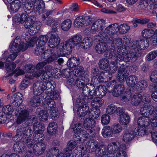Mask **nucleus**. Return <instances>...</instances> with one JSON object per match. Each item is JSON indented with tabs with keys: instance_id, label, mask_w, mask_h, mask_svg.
Here are the masks:
<instances>
[{
	"instance_id": "f257e3e1",
	"label": "nucleus",
	"mask_w": 157,
	"mask_h": 157,
	"mask_svg": "<svg viewBox=\"0 0 157 157\" xmlns=\"http://www.w3.org/2000/svg\"><path fill=\"white\" fill-rule=\"evenodd\" d=\"M113 55L115 60V62H111V64L113 66L116 65V64L123 61L127 64L128 63L134 62L137 59V53L133 51L128 53L127 50L124 46L118 48L116 53L113 54Z\"/></svg>"
},
{
	"instance_id": "f03ea898",
	"label": "nucleus",
	"mask_w": 157,
	"mask_h": 157,
	"mask_svg": "<svg viewBox=\"0 0 157 157\" xmlns=\"http://www.w3.org/2000/svg\"><path fill=\"white\" fill-rule=\"evenodd\" d=\"M19 36L17 37L14 40L10 49V54L6 59V62H10L13 61L16 58L18 53L20 51H24L28 48V46L25 43L26 40L24 39L20 42Z\"/></svg>"
},
{
	"instance_id": "7ed1b4c3",
	"label": "nucleus",
	"mask_w": 157,
	"mask_h": 157,
	"mask_svg": "<svg viewBox=\"0 0 157 157\" xmlns=\"http://www.w3.org/2000/svg\"><path fill=\"white\" fill-rule=\"evenodd\" d=\"M33 131L29 126H27L25 127L22 126L19 127L16 130V134L14 136L15 138L21 137L23 139L24 143L29 147L33 145L34 142L30 137L33 134Z\"/></svg>"
},
{
	"instance_id": "20e7f679",
	"label": "nucleus",
	"mask_w": 157,
	"mask_h": 157,
	"mask_svg": "<svg viewBox=\"0 0 157 157\" xmlns=\"http://www.w3.org/2000/svg\"><path fill=\"white\" fill-rule=\"evenodd\" d=\"M55 82L52 81L47 83L41 82L33 84V93L35 95L40 96L46 90L45 93L48 94L54 90L55 87Z\"/></svg>"
},
{
	"instance_id": "39448f33",
	"label": "nucleus",
	"mask_w": 157,
	"mask_h": 157,
	"mask_svg": "<svg viewBox=\"0 0 157 157\" xmlns=\"http://www.w3.org/2000/svg\"><path fill=\"white\" fill-rule=\"evenodd\" d=\"M16 112L19 113L16 122L18 124H21L24 121H26L29 124L33 123L35 119L34 116H29V112L26 107L22 105H20L16 109Z\"/></svg>"
},
{
	"instance_id": "423d86ee",
	"label": "nucleus",
	"mask_w": 157,
	"mask_h": 157,
	"mask_svg": "<svg viewBox=\"0 0 157 157\" xmlns=\"http://www.w3.org/2000/svg\"><path fill=\"white\" fill-rule=\"evenodd\" d=\"M75 62L77 65L80 63V59L79 58L73 57L70 58L67 62V65L70 68H74L76 67L73 71L74 76L76 77H84L85 71L84 68L81 66H77L75 63Z\"/></svg>"
},
{
	"instance_id": "0eeeda50",
	"label": "nucleus",
	"mask_w": 157,
	"mask_h": 157,
	"mask_svg": "<svg viewBox=\"0 0 157 157\" xmlns=\"http://www.w3.org/2000/svg\"><path fill=\"white\" fill-rule=\"evenodd\" d=\"M145 117H139L137 121L138 127L135 128V131L138 133L139 136H142L146 134V127L148 126L150 124L149 119L147 118V120L145 118Z\"/></svg>"
},
{
	"instance_id": "6e6552de",
	"label": "nucleus",
	"mask_w": 157,
	"mask_h": 157,
	"mask_svg": "<svg viewBox=\"0 0 157 157\" xmlns=\"http://www.w3.org/2000/svg\"><path fill=\"white\" fill-rule=\"evenodd\" d=\"M95 50L97 53L101 54L105 52V56L108 58H112L113 56V54L116 53V51L111 49L109 51L107 44L105 43L100 42L97 44L95 46Z\"/></svg>"
},
{
	"instance_id": "1a4fd4ad",
	"label": "nucleus",
	"mask_w": 157,
	"mask_h": 157,
	"mask_svg": "<svg viewBox=\"0 0 157 157\" xmlns=\"http://www.w3.org/2000/svg\"><path fill=\"white\" fill-rule=\"evenodd\" d=\"M48 40V37L46 35H43L40 36L38 39L36 37L32 38L29 42H28L26 41L25 43L27 45L28 48L30 47H32L36 44V45L40 47L45 48L44 45L46 44Z\"/></svg>"
},
{
	"instance_id": "9d476101",
	"label": "nucleus",
	"mask_w": 157,
	"mask_h": 157,
	"mask_svg": "<svg viewBox=\"0 0 157 157\" xmlns=\"http://www.w3.org/2000/svg\"><path fill=\"white\" fill-rule=\"evenodd\" d=\"M149 40L147 39H142L140 40L135 41L132 42L131 44V47L132 48L130 51H133L136 52L137 55V58L138 55L137 53V51L139 50H144L147 48L149 46Z\"/></svg>"
},
{
	"instance_id": "9b49d317",
	"label": "nucleus",
	"mask_w": 157,
	"mask_h": 157,
	"mask_svg": "<svg viewBox=\"0 0 157 157\" xmlns=\"http://www.w3.org/2000/svg\"><path fill=\"white\" fill-rule=\"evenodd\" d=\"M157 109L151 105H145L141 108V114L147 118H150L151 117L157 115Z\"/></svg>"
},
{
	"instance_id": "f8f14e48",
	"label": "nucleus",
	"mask_w": 157,
	"mask_h": 157,
	"mask_svg": "<svg viewBox=\"0 0 157 157\" xmlns=\"http://www.w3.org/2000/svg\"><path fill=\"white\" fill-rule=\"evenodd\" d=\"M81 125L80 123H78L75 125V127L73 128L74 130L76 132L74 139L77 141H81L82 139L84 140L89 136V133L81 129Z\"/></svg>"
},
{
	"instance_id": "ddd939ff",
	"label": "nucleus",
	"mask_w": 157,
	"mask_h": 157,
	"mask_svg": "<svg viewBox=\"0 0 157 157\" xmlns=\"http://www.w3.org/2000/svg\"><path fill=\"white\" fill-rule=\"evenodd\" d=\"M33 129L34 132L33 139L37 143L42 142L44 138L43 131L44 130V127L41 125L40 124L35 123L33 126Z\"/></svg>"
},
{
	"instance_id": "4468645a",
	"label": "nucleus",
	"mask_w": 157,
	"mask_h": 157,
	"mask_svg": "<svg viewBox=\"0 0 157 157\" xmlns=\"http://www.w3.org/2000/svg\"><path fill=\"white\" fill-rule=\"evenodd\" d=\"M118 25L117 24H113L109 25L103 30V32L107 37L108 40L112 41L113 36L118 31Z\"/></svg>"
},
{
	"instance_id": "2eb2a0df",
	"label": "nucleus",
	"mask_w": 157,
	"mask_h": 157,
	"mask_svg": "<svg viewBox=\"0 0 157 157\" xmlns=\"http://www.w3.org/2000/svg\"><path fill=\"white\" fill-rule=\"evenodd\" d=\"M91 18L89 16H81L77 17L74 22L75 26L80 27L86 26L91 23Z\"/></svg>"
},
{
	"instance_id": "dca6fc26",
	"label": "nucleus",
	"mask_w": 157,
	"mask_h": 157,
	"mask_svg": "<svg viewBox=\"0 0 157 157\" xmlns=\"http://www.w3.org/2000/svg\"><path fill=\"white\" fill-rule=\"evenodd\" d=\"M41 57L43 59L47 57L45 60L47 63H51L56 60L58 58L57 56L53 52V50L50 49L44 51L41 55Z\"/></svg>"
},
{
	"instance_id": "f3484780",
	"label": "nucleus",
	"mask_w": 157,
	"mask_h": 157,
	"mask_svg": "<svg viewBox=\"0 0 157 157\" xmlns=\"http://www.w3.org/2000/svg\"><path fill=\"white\" fill-rule=\"evenodd\" d=\"M129 63L126 64V65H124L122 63L120 68L119 69L117 78L118 81L120 82H123L125 81V79L128 78V75L127 74V70L125 68L129 66Z\"/></svg>"
},
{
	"instance_id": "a211bd4d",
	"label": "nucleus",
	"mask_w": 157,
	"mask_h": 157,
	"mask_svg": "<svg viewBox=\"0 0 157 157\" xmlns=\"http://www.w3.org/2000/svg\"><path fill=\"white\" fill-rule=\"evenodd\" d=\"M82 88L83 95L85 96L88 97V98H92L94 95L95 87L91 84H86Z\"/></svg>"
},
{
	"instance_id": "6ab92c4d",
	"label": "nucleus",
	"mask_w": 157,
	"mask_h": 157,
	"mask_svg": "<svg viewBox=\"0 0 157 157\" xmlns=\"http://www.w3.org/2000/svg\"><path fill=\"white\" fill-rule=\"evenodd\" d=\"M138 136V133L136 131H133L131 130H125L123 132L122 140L125 143L131 142L134 139L135 136Z\"/></svg>"
},
{
	"instance_id": "aec40b11",
	"label": "nucleus",
	"mask_w": 157,
	"mask_h": 157,
	"mask_svg": "<svg viewBox=\"0 0 157 157\" xmlns=\"http://www.w3.org/2000/svg\"><path fill=\"white\" fill-rule=\"evenodd\" d=\"M61 44V47L60 48L61 53L68 54L72 52L74 45L69 40Z\"/></svg>"
},
{
	"instance_id": "412c9836",
	"label": "nucleus",
	"mask_w": 157,
	"mask_h": 157,
	"mask_svg": "<svg viewBox=\"0 0 157 157\" xmlns=\"http://www.w3.org/2000/svg\"><path fill=\"white\" fill-rule=\"evenodd\" d=\"M46 145L44 143L37 142L33 147V151L35 155H39L42 154L46 149Z\"/></svg>"
},
{
	"instance_id": "4be33fe9",
	"label": "nucleus",
	"mask_w": 157,
	"mask_h": 157,
	"mask_svg": "<svg viewBox=\"0 0 157 157\" xmlns=\"http://www.w3.org/2000/svg\"><path fill=\"white\" fill-rule=\"evenodd\" d=\"M95 125V122L93 118H87L84 120L83 123L84 128L88 130V133H91L92 132V129Z\"/></svg>"
},
{
	"instance_id": "5701e85b",
	"label": "nucleus",
	"mask_w": 157,
	"mask_h": 157,
	"mask_svg": "<svg viewBox=\"0 0 157 157\" xmlns=\"http://www.w3.org/2000/svg\"><path fill=\"white\" fill-rule=\"evenodd\" d=\"M105 20L102 19H98L95 21L93 24L91 29L94 32H98L100 30L101 31L104 30L103 28Z\"/></svg>"
},
{
	"instance_id": "b1692460",
	"label": "nucleus",
	"mask_w": 157,
	"mask_h": 157,
	"mask_svg": "<svg viewBox=\"0 0 157 157\" xmlns=\"http://www.w3.org/2000/svg\"><path fill=\"white\" fill-rule=\"evenodd\" d=\"M60 42V39L59 36L56 34L51 35V37L48 42L49 47L54 48L57 47Z\"/></svg>"
},
{
	"instance_id": "393cba45",
	"label": "nucleus",
	"mask_w": 157,
	"mask_h": 157,
	"mask_svg": "<svg viewBox=\"0 0 157 157\" xmlns=\"http://www.w3.org/2000/svg\"><path fill=\"white\" fill-rule=\"evenodd\" d=\"M59 150L57 148L54 147L48 151L46 156L47 157H64L63 153L61 152L59 154Z\"/></svg>"
},
{
	"instance_id": "a878e982",
	"label": "nucleus",
	"mask_w": 157,
	"mask_h": 157,
	"mask_svg": "<svg viewBox=\"0 0 157 157\" xmlns=\"http://www.w3.org/2000/svg\"><path fill=\"white\" fill-rule=\"evenodd\" d=\"M95 154L98 157H111L110 155H108L106 147L104 146H101L97 148L95 150Z\"/></svg>"
},
{
	"instance_id": "bb28decb",
	"label": "nucleus",
	"mask_w": 157,
	"mask_h": 157,
	"mask_svg": "<svg viewBox=\"0 0 157 157\" xmlns=\"http://www.w3.org/2000/svg\"><path fill=\"white\" fill-rule=\"evenodd\" d=\"M125 90L124 86L122 84H120L114 86L112 92L113 95L117 97L124 93Z\"/></svg>"
},
{
	"instance_id": "cd10ccee",
	"label": "nucleus",
	"mask_w": 157,
	"mask_h": 157,
	"mask_svg": "<svg viewBox=\"0 0 157 157\" xmlns=\"http://www.w3.org/2000/svg\"><path fill=\"white\" fill-rule=\"evenodd\" d=\"M36 20V18L35 16H30V18L25 22L24 26L26 29H29V32L33 33L34 28H33V24Z\"/></svg>"
},
{
	"instance_id": "c85d7f7f",
	"label": "nucleus",
	"mask_w": 157,
	"mask_h": 157,
	"mask_svg": "<svg viewBox=\"0 0 157 157\" xmlns=\"http://www.w3.org/2000/svg\"><path fill=\"white\" fill-rule=\"evenodd\" d=\"M11 2H8L10 3V8L11 11L13 12H17L21 8V2L19 0H11Z\"/></svg>"
},
{
	"instance_id": "c756f323",
	"label": "nucleus",
	"mask_w": 157,
	"mask_h": 157,
	"mask_svg": "<svg viewBox=\"0 0 157 157\" xmlns=\"http://www.w3.org/2000/svg\"><path fill=\"white\" fill-rule=\"evenodd\" d=\"M86 148L81 146H77L74 150L75 153H76V157H82L85 155L84 157H89L87 155L85 154L86 151Z\"/></svg>"
},
{
	"instance_id": "7c9ffc66",
	"label": "nucleus",
	"mask_w": 157,
	"mask_h": 157,
	"mask_svg": "<svg viewBox=\"0 0 157 157\" xmlns=\"http://www.w3.org/2000/svg\"><path fill=\"white\" fill-rule=\"evenodd\" d=\"M101 134L105 138L114 136L112 128L109 126H105L103 128L101 131Z\"/></svg>"
},
{
	"instance_id": "2f4dec72",
	"label": "nucleus",
	"mask_w": 157,
	"mask_h": 157,
	"mask_svg": "<svg viewBox=\"0 0 157 157\" xmlns=\"http://www.w3.org/2000/svg\"><path fill=\"white\" fill-rule=\"evenodd\" d=\"M2 110L4 114L13 116L17 114L16 109L14 110L12 106L10 105H7L3 106Z\"/></svg>"
},
{
	"instance_id": "473e14b6",
	"label": "nucleus",
	"mask_w": 157,
	"mask_h": 157,
	"mask_svg": "<svg viewBox=\"0 0 157 157\" xmlns=\"http://www.w3.org/2000/svg\"><path fill=\"white\" fill-rule=\"evenodd\" d=\"M42 104L44 105H47L46 107L48 108V109H51L52 110V108L54 109V108L55 107V101L53 100H50L49 97L47 96L43 98Z\"/></svg>"
},
{
	"instance_id": "72a5a7b5",
	"label": "nucleus",
	"mask_w": 157,
	"mask_h": 157,
	"mask_svg": "<svg viewBox=\"0 0 157 157\" xmlns=\"http://www.w3.org/2000/svg\"><path fill=\"white\" fill-rule=\"evenodd\" d=\"M42 97L36 95L32 97L30 101V104L33 107H36L41 103H42Z\"/></svg>"
},
{
	"instance_id": "f704fd0d",
	"label": "nucleus",
	"mask_w": 157,
	"mask_h": 157,
	"mask_svg": "<svg viewBox=\"0 0 157 157\" xmlns=\"http://www.w3.org/2000/svg\"><path fill=\"white\" fill-rule=\"evenodd\" d=\"M88 79L84 77H77L75 81L76 86L79 88H82L88 83Z\"/></svg>"
},
{
	"instance_id": "c9c22d12",
	"label": "nucleus",
	"mask_w": 157,
	"mask_h": 157,
	"mask_svg": "<svg viewBox=\"0 0 157 157\" xmlns=\"http://www.w3.org/2000/svg\"><path fill=\"white\" fill-rule=\"evenodd\" d=\"M45 7V4L42 0H36L33 3V10L34 12H39L42 9H43Z\"/></svg>"
},
{
	"instance_id": "e433bc0d",
	"label": "nucleus",
	"mask_w": 157,
	"mask_h": 157,
	"mask_svg": "<svg viewBox=\"0 0 157 157\" xmlns=\"http://www.w3.org/2000/svg\"><path fill=\"white\" fill-rule=\"evenodd\" d=\"M138 79L134 75H131L127 78L126 82L127 85L129 86L134 87L138 82Z\"/></svg>"
},
{
	"instance_id": "4c0bfd02",
	"label": "nucleus",
	"mask_w": 157,
	"mask_h": 157,
	"mask_svg": "<svg viewBox=\"0 0 157 157\" xmlns=\"http://www.w3.org/2000/svg\"><path fill=\"white\" fill-rule=\"evenodd\" d=\"M97 90L96 91L94 89V96L102 97L105 95L106 94V88L105 86L102 85L99 86L97 89Z\"/></svg>"
},
{
	"instance_id": "58836bf2",
	"label": "nucleus",
	"mask_w": 157,
	"mask_h": 157,
	"mask_svg": "<svg viewBox=\"0 0 157 157\" xmlns=\"http://www.w3.org/2000/svg\"><path fill=\"white\" fill-rule=\"evenodd\" d=\"M32 78V77L28 74L25 76V78L21 82L20 86L21 90H24L27 88L30 85L29 80Z\"/></svg>"
},
{
	"instance_id": "ea45409f",
	"label": "nucleus",
	"mask_w": 157,
	"mask_h": 157,
	"mask_svg": "<svg viewBox=\"0 0 157 157\" xmlns=\"http://www.w3.org/2000/svg\"><path fill=\"white\" fill-rule=\"evenodd\" d=\"M104 100L100 97H95L92 101L91 105L94 108L101 107L103 104Z\"/></svg>"
},
{
	"instance_id": "a19ab883",
	"label": "nucleus",
	"mask_w": 157,
	"mask_h": 157,
	"mask_svg": "<svg viewBox=\"0 0 157 157\" xmlns=\"http://www.w3.org/2000/svg\"><path fill=\"white\" fill-rule=\"evenodd\" d=\"M92 44V40L91 38L86 37L84 38L81 43V46L84 48H90Z\"/></svg>"
},
{
	"instance_id": "79ce46f5",
	"label": "nucleus",
	"mask_w": 157,
	"mask_h": 157,
	"mask_svg": "<svg viewBox=\"0 0 157 157\" xmlns=\"http://www.w3.org/2000/svg\"><path fill=\"white\" fill-rule=\"evenodd\" d=\"M130 26L126 24H122L118 25V31L119 33L123 34L127 33L130 29Z\"/></svg>"
},
{
	"instance_id": "37998d69",
	"label": "nucleus",
	"mask_w": 157,
	"mask_h": 157,
	"mask_svg": "<svg viewBox=\"0 0 157 157\" xmlns=\"http://www.w3.org/2000/svg\"><path fill=\"white\" fill-rule=\"evenodd\" d=\"M33 1H29L25 2L24 7V10L25 12L29 14L33 11Z\"/></svg>"
},
{
	"instance_id": "c03bdc74",
	"label": "nucleus",
	"mask_w": 157,
	"mask_h": 157,
	"mask_svg": "<svg viewBox=\"0 0 157 157\" xmlns=\"http://www.w3.org/2000/svg\"><path fill=\"white\" fill-rule=\"evenodd\" d=\"M130 119L129 115L127 114L124 113L119 117V121L122 125H126L130 122Z\"/></svg>"
},
{
	"instance_id": "a18cd8bd",
	"label": "nucleus",
	"mask_w": 157,
	"mask_h": 157,
	"mask_svg": "<svg viewBox=\"0 0 157 157\" xmlns=\"http://www.w3.org/2000/svg\"><path fill=\"white\" fill-rule=\"evenodd\" d=\"M57 131V126L54 122H52L49 124L47 128V132L50 134H55Z\"/></svg>"
},
{
	"instance_id": "49530a36",
	"label": "nucleus",
	"mask_w": 157,
	"mask_h": 157,
	"mask_svg": "<svg viewBox=\"0 0 157 157\" xmlns=\"http://www.w3.org/2000/svg\"><path fill=\"white\" fill-rule=\"evenodd\" d=\"M103 30L101 31L98 35H96L94 36V39L96 41L103 40L105 42H109L108 40L107 37L104 33Z\"/></svg>"
},
{
	"instance_id": "de8ad7c7",
	"label": "nucleus",
	"mask_w": 157,
	"mask_h": 157,
	"mask_svg": "<svg viewBox=\"0 0 157 157\" xmlns=\"http://www.w3.org/2000/svg\"><path fill=\"white\" fill-rule=\"evenodd\" d=\"M155 34L154 31L153 30L148 29H145L142 32V35L144 38H150Z\"/></svg>"
},
{
	"instance_id": "09e8293b",
	"label": "nucleus",
	"mask_w": 157,
	"mask_h": 157,
	"mask_svg": "<svg viewBox=\"0 0 157 157\" xmlns=\"http://www.w3.org/2000/svg\"><path fill=\"white\" fill-rule=\"evenodd\" d=\"M23 98L22 94L19 93L15 94L12 97L14 101L17 103L19 105H21V104L22 102Z\"/></svg>"
},
{
	"instance_id": "8fccbe9b",
	"label": "nucleus",
	"mask_w": 157,
	"mask_h": 157,
	"mask_svg": "<svg viewBox=\"0 0 157 157\" xmlns=\"http://www.w3.org/2000/svg\"><path fill=\"white\" fill-rule=\"evenodd\" d=\"M142 100V95L136 94L134 95L131 100V103L134 105H138Z\"/></svg>"
},
{
	"instance_id": "3c124183",
	"label": "nucleus",
	"mask_w": 157,
	"mask_h": 157,
	"mask_svg": "<svg viewBox=\"0 0 157 157\" xmlns=\"http://www.w3.org/2000/svg\"><path fill=\"white\" fill-rule=\"evenodd\" d=\"M47 64V63L44 61L38 63L35 67H34L33 65H28L27 67L29 70L33 69L34 68L36 70H40V69H42L44 66Z\"/></svg>"
},
{
	"instance_id": "603ef678",
	"label": "nucleus",
	"mask_w": 157,
	"mask_h": 157,
	"mask_svg": "<svg viewBox=\"0 0 157 157\" xmlns=\"http://www.w3.org/2000/svg\"><path fill=\"white\" fill-rule=\"evenodd\" d=\"M72 24L71 22L70 19L64 20L61 24L62 29L64 31L68 30L71 28Z\"/></svg>"
},
{
	"instance_id": "864d4df0",
	"label": "nucleus",
	"mask_w": 157,
	"mask_h": 157,
	"mask_svg": "<svg viewBox=\"0 0 157 157\" xmlns=\"http://www.w3.org/2000/svg\"><path fill=\"white\" fill-rule=\"evenodd\" d=\"M82 39V38L81 36L75 35L72 36L69 40L74 46V45H76L80 43Z\"/></svg>"
},
{
	"instance_id": "5fc2aeb1",
	"label": "nucleus",
	"mask_w": 157,
	"mask_h": 157,
	"mask_svg": "<svg viewBox=\"0 0 157 157\" xmlns=\"http://www.w3.org/2000/svg\"><path fill=\"white\" fill-rule=\"evenodd\" d=\"M23 144L21 142L15 143L13 145L14 151L18 153H21L24 151Z\"/></svg>"
},
{
	"instance_id": "6e6d98bb",
	"label": "nucleus",
	"mask_w": 157,
	"mask_h": 157,
	"mask_svg": "<svg viewBox=\"0 0 157 157\" xmlns=\"http://www.w3.org/2000/svg\"><path fill=\"white\" fill-rule=\"evenodd\" d=\"M38 116L40 121H44L48 120L49 114L46 111L42 110L40 111Z\"/></svg>"
},
{
	"instance_id": "4d7b16f0",
	"label": "nucleus",
	"mask_w": 157,
	"mask_h": 157,
	"mask_svg": "<svg viewBox=\"0 0 157 157\" xmlns=\"http://www.w3.org/2000/svg\"><path fill=\"white\" fill-rule=\"evenodd\" d=\"M109 65V61L106 59H102L99 61V67L100 68L102 69H104L108 67Z\"/></svg>"
},
{
	"instance_id": "13d9d810",
	"label": "nucleus",
	"mask_w": 157,
	"mask_h": 157,
	"mask_svg": "<svg viewBox=\"0 0 157 157\" xmlns=\"http://www.w3.org/2000/svg\"><path fill=\"white\" fill-rule=\"evenodd\" d=\"M100 113V110L99 109H96L93 111L92 110H90L89 111V115L90 117L92 118H97L99 116Z\"/></svg>"
},
{
	"instance_id": "bf43d9fd",
	"label": "nucleus",
	"mask_w": 157,
	"mask_h": 157,
	"mask_svg": "<svg viewBox=\"0 0 157 157\" xmlns=\"http://www.w3.org/2000/svg\"><path fill=\"white\" fill-rule=\"evenodd\" d=\"M113 130V132L115 136L120 133L122 130V128L119 124H115L111 127Z\"/></svg>"
},
{
	"instance_id": "052dcab7",
	"label": "nucleus",
	"mask_w": 157,
	"mask_h": 157,
	"mask_svg": "<svg viewBox=\"0 0 157 157\" xmlns=\"http://www.w3.org/2000/svg\"><path fill=\"white\" fill-rule=\"evenodd\" d=\"M147 86V82L145 80H142L136 85L137 89L141 91V90H144Z\"/></svg>"
},
{
	"instance_id": "680f3d73",
	"label": "nucleus",
	"mask_w": 157,
	"mask_h": 157,
	"mask_svg": "<svg viewBox=\"0 0 157 157\" xmlns=\"http://www.w3.org/2000/svg\"><path fill=\"white\" fill-rule=\"evenodd\" d=\"M5 67L6 68L7 71L13 72L12 73L9 74V76H11L14 72L13 71L16 67V65L14 63H13L12 64L8 65L7 63H6L5 64Z\"/></svg>"
},
{
	"instance_id": "e2e57ef3",
	"label": "nucleus",
	"mask_w": 157,
	"mask_h": 157,
	"mask_svg": "<svg viewBox=\"0 0 157 157\" xmlns=\"http://www.w3.org/2000/svg\"><path fill=\"white\" fill-rule=\"evenodd\" d=\"M43 75L41 76V80L43 81V82H45L47 83L49 82H51L52 81H50L49 80L51 77V75L48 74L47 72L44 71L42 73Z\"/></svg>"
},
{
	"instance_id": "0e129e2a",
	"label": "nucleus",
	"mask_w": 157,
	"mask_h": 157,
	"mask_svg": "<svg viewBox=\"0 0 157 157\" xmlns=\"http://www.w3.org/2000/svg\"><path fill=\"white\" fill-rule=\"evenodd\" d=\"M157 56V50L153 51L150 52L147 55V60L151 61L153 60Z\"/></svg>"
},
{
	"instance_id": "69168bd1",
	"label": "nucleus",
	"mask_w": 157,
	"mask_h": 157,
	"mask_svg": "<svg viewBox=\"0 0 157 157\" xmlns=\"http://www.w3.org/2000/svg\"><path fill=\"white\" fill-rule=\"evenodd\" d=\"M110 120V117L107 114H104L101 117V121L102 124H107L109 122Z\"/></svg>"
},
{
	"instance_id": "338daca9",
	"label": "nucleus",
	"mask_w": 157,
	"mask_h": 157,
	"mask_svg": "<svg viewBox=\"0 0 157 157\" xmlns=\"http://www.w3.org/2000/svg\"><path fill=\"white\" fill-rule=\"evenodd\" d=\"M150 21V19L147 18H145L142 19H139L137 18H135L133 20L132 22L142 25H144Z\"/></svg>"
},
{
	"instance_id": "774afa93",
	"label": "nucleus",
	"mask_w": 157,
	"mask_h": 157,
	"mask_svg": "<svg viewBox=\"0 0 157 157\" xmlns=\"http://www.w3.org/2000/svg\"><path fill=\"white\" fill-rule=\"evenodd\" d=\"M116 106L112 104L109 105L106 109V112L109 114H113L116 111Z\"/></svg>"
}]
</instances>
